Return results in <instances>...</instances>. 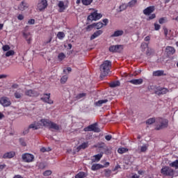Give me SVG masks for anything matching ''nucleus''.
Segmentation results:
<instances>
[{
    "label": "nucleus",
    "instance_id": "f8f14e48",
    "mask_svg": "<svg viewBox=\"0 0 178 178\" xmlns=\"http://www.w3.org/2000/svg\"><path fill=\"white\" fill-rule=\"evenodd\" d=\"M25 95H26V97H38V92L31 89L26 90H25Z\"/></svg>",
    "mask_w": 178,
    "mask_h": 178
},
{
    "label": "nucleus",
    "instance_id": "bf43d9fd",
    "mask_svg": "<svg viewBox=\"0 0 178 178\" xmlns=\"http://www.w3.org/2000/svg\"><path fill=\"white\" fill-rule=\"evenodd\" d=\"M105 139L107 140V141H111V140H112V136L111 135H107L105 136Z\"/></svg>",
    "mask_w": 178,
    "mask_h": 178
},
{
    "label": "nucleus",
    "instance_id": "2eb2a0df",
    "mask_svg": "<svg viewBox=\"0 0 178 178\" xmlns=\"http://www.w3.org/2000/svg\"><path fill=\"white\" fill-rule=\"evenodd\" d=\"M144 82V80L143 79H132L129 81V83L131 84H134V86H140V84H143Z\"/></svg>",
    "mask_w": 178,
    "mask_h": 178
},
{
    "label": "nucleus",
    "instance_id": "473e14b6",
    "mask_svg": "<svg viewBox=\"0 0 178 178\" xmlns=\"http://www.w3.org/2000/svg\"><path fill=\"white\" fill-rule=\"evenodd\" d=\"M170 166H171V168H175V169H178V160H175V161L170 163Z\"/></svg>",
    "mask_w": 178,
    "mask_h": 178
},
{
    "label": "nucleus",
    "instance_id": "3c124183",
    "mask_svg": "<svg viewBox=\"0 0 178 178\" xmlns=\"http://www.w3.org/2000/svg\"><path fill=\"white\" fill-rule=\"evenodd\" d=\"M92 29H95V27H94V24H92L90 25H88L86 27V31H91V30H92Z\"/></svg>",
    "mask_w": 178,
    "mask_h": 178
},
{
    "label": "nucleus",
    "instance_id": "f03ea898",
    "mask_svg": "<svg viewBox=\"0 0 178 178\" xmlns=\"http://www.w3.org/2000/svg\"><path fill=\"white\" fill-rule=\"evenodd\" d=\"M156 124L155 130H162L168 127L169 121L167 119L159 118L156 120Z\"/></svg>",
    "mask_w": 178,
    "mask_h": 178
},
{
    "label": "nucleus",
    "instance_id": "58836bf2",
    "mask_svg": "<svg viewBox=\"0 0 178 178\" xmlns=\"http://www.w3.org/2000/svg\"><path fill=\"white\" fill-rule=\"evenodd\" d=\"M92 0H82L83 5L88 6V5H91Z\"/></svg>",
    "mask_w": 178,
    "mask_h": 178
},
{
    "label": "nucleus",
    "instance_id": "c756f323",
    "mask_svg": "<svg viewBox=\"0 0 178 178\" xmlns=\"http://www.w3.org/2000/svg\"><path fill=\"white\" fill-rule=\"evenodd\" d=\"M19 143L20 145H22V147H27V143H26V139H24V138H19Z\"/></svg>",
    "mask_w": 178,
    "mask_h": 178
},
{
    "label": "nucleus",
    "instance_id": "09e8293b",
    "mask_svg": "<svg viewBox=\"0 0 178 178\" xmlns=\"http://www.w3.org/2000/svg\"><path fill=\"white\" fill-rule=\"evenodd\" d=\"M104 172L106 177H109L111 176V173H112V171L111 170H105Z\"/></svg>",
    "mask_w": 178,
    "mask_h": 178
},
{
    "label": "nucleus",
    "instance_id": "a19ab883",
    "mask_svg": "<svg viewBox=\"0 0 178 178\" xmlns=\"http://www.w3.org/2000/svg\"><path fill=\"white\" fill-rule=\"evenodd\" d=\"M57 37L58 38H59V40H63V38H65V33L58 32L57 34Z\"/></svg>",
    "mask_w": 178,
    "mask_h": 178
},
{
    "label": "nucleus",
    "instance_id": "4be33fe9",
    "mask_svg": "<svg viewBox=\"0 0 178 178\" xmlns=\"http://www.w3.org/2000/svg\"><path fill=\"white\" fill-rule=\"evenodd\" d=\"M40 127V124H38V122H34L29 125V129H33V130H38Z\"/></svg>",
    "mask_w": 178,
    "mask_h": 178
},
{
    "label": "nucleus",
    "instance_id": "9d476101",
    "mask_svg": "<svg viewBox=\"0 0 178 178\" xmlns=\"http://www.w3.org/2000/svg\"><path fill=\"white\" fill-rule=\"evenodd\" d=\"M154 12H155V6H150L143 10V14H145V16H149V15L154 13Z\"/></svg>",
    "mask_w": 178,
    "mask_h": 178
},
{
    "label": "nucleus",
    "instance_id": "f3484780",
    "mask_svg": "<svg viewBox=\"0 0 178 178\" xmlns=\"http://www.w3.org/2000/svg\"><path fill=\"white\" fill-rule=\"evenodd\" d=\"M153 76L155 77H159L161 76H166V74H165V72L163 70H157L153 72Z\"/></svg>",
    "mask_w": 178,
    "mask_h": 178
},
{
    "label": "nucleus",
    "instance_id": "f257e3e1",
    "mask_svg": "<svg viewBox=\"0 0 178 178\" xmlns=\"http://www.w3.org/2000/svg\"><path fill=\"white\" fill-rule=\"evenodd\" d=\"M112 67V63L109 60L104 61L100 65V77L101 79H104V77H106L108 74H109V72H111V68Z\"/></svg>",
    "mask_w": 178,
    "mask_h": 178
},
{
    "label": "nucleus",
    "instance_id": "5701e85b",
    "mask_svg": "<svg viewBox=\"0 0 178 178\" xmlns=\"http://www.w3.org/2000/svg\"><path fill=\"white\" fill-rule=\"evenodd\" d=\"M104 168V166L101 164H93L91 167L92 170H99V169Z\"/></svg>",
    "mask_w": 178,
    "mask_h": 178
},
{
    "label": "nucleus",
    "instance_id": "dca6fc26",
    "mask_svg": "<svg viewBox=\"0 0 178 178\" xmlns=\"http://www.w3.org/2000/svg\"><path fill=\"white\" fill-rule=\"evenodd\" d=\"M27 8H29V4L27 3H26V1H22L18 9H19V10H26V9H27Z\"/></svg>",
    "mask_w": 178,
    "mask_h": 178
},
{
    "label": "nucleus",
    "instance_id": "c85d7f7f",
    "mask_svg": "<svg viewBox=\"0 0 178 178\" xmlns=\"http://www.w3.org/2000/svg\"><path fill=\"white\" fill-rule=\"evenodd\" d=\"M88 147V142H86L82 143L81 145L78 147V149H86V148Z\"/></svg>",
    "mask_w": 178,
    "mask_h": 178
},
{
    "label": "nucleus",
    "instance_id": "ddd939ff",
    "mask_svg": "<svg viewBox=\"0 0 178 178\" xmlns=\"http://www.w3.org/2000/svg\"><path fill=\"white\" fill-rule=\"evenodd\" d=\"M110 52H120L122 51V45H112L109 47Z\"/></svg>",
    "mask_w": 178,
    "mask_h": 178
},
{
    "label": "nucleus",
    "instance_id": "de8ad7c7",
    "mask_svg": "<svg viewBox=\"0 0 178 178\" xmlns=\"http://www.w3.org/2000/svg\"><path fill=\"white\" fill-rule=\"evenodd\" d=\"M168 32H169V31L168 30V29L165 28L164 29V34H165V37L166 40H172V38H170V37H169L168 35Z\"/></svg>",
    "mask_w": 178,
    "mask_h": 178
},
{
    "label": "nucleus",
    "instance_id": "69168bd1",
    "mask_svg": "<svg viewBox=\"0 0 178 178\" xmlns=\"http://www.w3.org/2000/svg\"><path fill=\"white\" fill-rule=\"evenodd\" d=\"M141 48H148V44L147 43H143L141 44Z\"/></svg>",
    "mask_w": 178,
    "mask_h": 178
},
{
    "label": "nucleus",
    "instance_id": "5fc2aeb1",
    "mask_svg": "<svg viewBox=\"0 0 178 178\" xmlns=\"http://www.w3.org/2000/svg\"><path fill=\"white\" fill-rule=\"evenodd\" d=\"M2 49L4 51H9L10 49V47H9V45H8V44H6V45L3 46Z\"/></svg>",
    "mask_w": 178,
    "mask_h": 178
},
{
    "label": "nucleus",
    "instance_id": "4468645a",
    "mask_svg": "<svg viewBox=\"0 0 178 178\" xmlns=\"http://www.w3.org/2000/svg\"><path fill=\"white\" fill-rule=\"evenodd\" d=\"M48 6V3H47V0H42L40 3H38V8L39 10H44Z\"/></svg>",
    "mask_w": 178,
    "mask_h": 178
},
{
    "label": "nucleus",
    "instance_id": "b1692460",
    "mask_svg": "<svg viewBox=\"0 0 178 178\" xmlns=\"http://www.w3.org/2000/svg\"><path fill=\"white\" fill-rule=\"evenodd\" d=\"M23 35L24 38H26L27 43L30 44V42H31V34H30V33H24Z\"/></svg>",
    "mask_w": 178,
    "mask_h": 178
},
{
    "label": "nucleus",
    "instance_id": "423d86ee",
    "mask_svg": "<svg viewBox=\"0 0 178 178\" xmlns=\"http://www.w3.org/2000/svg\"><path fill=\"white\" fill-rule=\"evenodd\" d=\"M102 17V14L98 13L97 10H95V12L92 13L88 17V20H90L92 22V20L97 21L99 20Z\"/></svg>",
    "mask_w": 178,
    "mask_h": 178
},
{
    "label": "nucleus",
    "instance_id": "e433bc0d",
    "mask_svg": "<svg viewBox=\"0 0 178 178\" xmlns=\"http://www.w3.org/2000/svg\"><path fill=\"white\" fill-rule=\"evenodd\" d=\"M136 3H137V0H131L128 3V6L129 8H133V6L136 5Z\"/></svg>",
    "mask_w": 178,
    "mask_h": 178
},
{
    "label": "nucleus",
    "instance_id": "052dcab7",
    "mask_svg": "<svg viewBox=\"0 0 178 178\" xmlns=\"http://www.w3.org/2000/svg\"><path fill=\"white\" fill-rule=\"evenodd\" d=\"M159 23L160 24H163V23H165V19L163 17H161L159 19Z\"/></svg>",
    "mask_w": 178,
    "mask_h": 178
},
{
    "label": "nucleus",
    "instance_id": "603ef678",
    "mask_svg": "<svg viewBox=\"0 0 178 178\" xmlns=\"http://www.w3.org/2000/svg\"><path fill=\"white\" fill-rule=\"evenodd\" d=\"M105 154H106V155H111V154H112V149H111V148H108V147H106V149H105Z\"/></svg>",
    "mask_w": 178,
    "mask_h": 178
},
{
    "label": "nucleus",
    "instance_id": "774afa93",
    "mask_svg": "<svg viewBox=\"0 0 178 178\" xmlns=\"http://www.w3.org/2000/svg\"><path fill=\"white\" fill-rule=\"evenodd\" d=\"M131 178H140V176L138 175L137 174H135L131 177Z\"/></svg>",
    "mask_w": 178,
    "mask_h": 178
},
{
    "label": "nucleus",
    "instance_id": "e2e57ef3",
    "mask_svg": "<svg viewBox=\"0 0 178 178\" xmlns=\"http://www.w3.org/2000/svg\"><path fill=\"white\" fill-rule=\"evenodd\" d=\"M103 23H104V26H106L108 23H109V20L108 19H103Z\"/></svg>",
    "mask_w": 178,
    "mask_h": 178
},
{
    "label": "nucleus",
    "instance_id": "a18cd8bd",
    "mask_svg": "<svg viewBox=\"0 0 178 178\" xmlns=\"http://www.w3.org/2000/svg\"><path fill=\"white\" fill-rule=\"evenodd\" d=\"M66 81H67V76L65 75V76H62V78L60 79V83L62 84H65V83H66Z\"/></svg>",
    "mask_w": 178,
    "mask_h": 178
},
{
    "label": "nucleus",
    "instance_id": "79ce46f5",
    "mask_svg": "<svg viewBox=\"0 0 178 178\" xmlns=\"http://www.w3.org/2000/svg\"><path fill=\"white\" fill-rule=\"evenodd\" d=\"M155 123V118H149L146 121V124H153Z\"/></svg>",
    "mask_w": 178,
    "mask_h": 178
},
{
    "label": "nucleus",
    "instance_id": "a211bd4d",
    "mask_svg": "<svg viewBox=\"0 0 178 178\" xmlns=\"http://www.w3.org/2000/svg\"><path fill=\"white\" fill-rule=\"evenodd\" d=\"M13 156H15V152H9L5 153L3 156V158L4 159H10V158H13Z\"/></svg>",
    "mask_w": 178,
    "mask_h": 178
},
{
    "label": "nucleus",
    "instance_id": "393cba45",
    "mask_svg": "<svg viewBox=\"0 0 178 178\" xmlns=\"http://www.w3.org/2000/svg\"><path fill=\"white\" fill-rule=\"evenodd\" d=\"M124 33L122 30L116 31L111 35V37H120V35H123Z\"/></svg>",
    "mask_w": 178,
    "mask_h": 178
},
{
    "label": "nucleus",
    "instance_id": "0e129e2a",
    "mask_svg": "<svg viewBox=\"0 0 178 178\" xmlns=\"http://www.w3.org/2000/svg\"><path fill=\"white\" fill-rule=\"evenodd\" d=\"M17 19L19 20H23L24 19V16H23V15H19Z\"/></svg>",
    "mask_w": 178,
    "mask_h": 178
},
{
    "label": "nucleus",
    "instance_id": "39448f33",
    "mask_svg": "<svg viewBox=\"0 0 178 178\" xmlns=\"http://www.w3.org/2000/svg\"><path fill=\"white\" fill-rule=\"evenodd\" d=\"M97 126L98 123L95 122L85 128L84 131H94L95 133H99V131H101V129Z\"/></svg>",
    "mask_w": 178,
    "mask_h": 178
},
{
    "label": "nucleus",
    "instance_id": "49530a36",
    "mask_svg": "<svg viewBox=\"0 0 178 178\" xmlns=\"http://www.w3.org/2000/svg\"><path fill=\"white\" fill-rule=\"evenodd\" d=\"M152 54H154V50L151 48H147L146 51V55H147V56H149Z\"/></svg>",
    "mask_w": 178,
    "mask_h": 178
},
{
    "label": "nucleus",
    "instance_id": "2f4dec72",
    "mask_svg": "<svg viewBox=\"0 0 178 178\" xmlns=\"http://www.w3.org/2000/svg\"><path fill=\"white\" fill-rule=\"evenodd\" d=\"M130 159H131V156H127V157H125L124 163L126 165H131V161H130Z\"/></svg>",
    "mask_w": 178,
    "mask_h": 178
},
{
    "label": "nucleus",
    "instance_id": "412c9836",
    "mask_svg": "<svg viewBox=\"0 0 178 178\" xmlns=\"http://www.w3.org/2000/svg\"><path fill=\"white\" fill-rule=\"evenodd\" d=\"M165 51L168 54V55H173L175 52H176V50L173 48V47L168 46L166 47Z\"/></svg>",
    "mask_w": 178,
    "mask_h": 178
},
{
    "label": "nucleus",
    "instance_id": "6e6552de",
    "mask_svg": "<svg viewBox=\"0 0 178 178\" xmlns=\"http://www.w3.org/2000/svg\"><path fill=\"white\" fill-rule=\"evenodd\" d=\"M49 98H51V93H46L43 95V97H41L40 99L41 101H43V102L51 105V104H54V101H52Z\"/></svg>",
    "mask_w": 178,
    "mask_h": 178
},
{
    "label": "nucleus",
    "instance_id": "20e7f679",
    "mask_svg": "<svg viewBox=\"0 0 178 178\" xmlns=\"http://www.w3.org/2000/svg\"><path fill=\"white\" fill-rule=\"evenodd\" d=\"M161 173L163 175V176L173 177V176H175V170L169 166H165L161 170Z\"/></svg>",
    "mask_w": 178,
    "mask_h": 178
},
{
    "label": "nucleus",
    "instance_id": "13d9d810",
    "mask_svg": "<svg viewBox=\"0 0 178 178\" xmlns=\"http://www.w3.org/2000/svg\"><path fill=\"white\" fill-rule=\"evenodd\" d=\"M160 29H161V25L158 24H154V30H156V31H158V30H160Z\"/></svg>",
    "mask_w": 178,
    "mask_h": 178
},
{
    "label": "nucleus",
    "instance_id": "7c9ffc66",
    "mask_svg": "<svg viewBox=\"0 0 178 178\" xmlns=\"http://www.w3.org/2000/svg\"><path fill=\"white\" fill-rule=\"evenodd\" d=\"M129 151V149L125 148V147H120L118 149V154H124Z\"/></svg>",
    "mask_w": 178,
    "mask_h": 178
},
{
    "label": "nucleus",
    "instance_id": "ea45409f",
    "mask_svg": "<svg viewBox=\"0 0 178 178\" xmlns=\"http://www.w3.org/2000/svg\"><path fill=\"white\" fill-rule=\"evenodd\" d=\"M105 147V143H99L97 145H95V148H104Z\"/></svg>",
    "mask_w": 178,
    "mask_h": 178
},
{
    "label": "nucleus",
    "instance_id": "4c0bfd02",
    "mask_svg": "<svg viewBox=\"0 0 178 178\" xmlns=\"http://www.w3.org/2000/svg\"><path fill=\"white\" fill-rule=\"evenodd\" d=\"M13 55H15V51H13V50H8L6 53V56H7V57L13 56Z\"/></svg>",
    "mask_w": 178,
    "mask_h": 178
},
{
    "label": "nucleus",
    "instance_id": "7ed1b4c3",
    "mask_svg": "<svg viewBox=\"0 0 178 178\" xmlns=\"http://www.w3.org/2000/svg\"><path fill=\"white\" fill-rule=\"evenodd\" d=\"M40 122L44 127H49V129H54V130H59L60 129L59 125L52 121H50L49 120L42 119Z\"/></svg>",
    "mask_w": 178,
    "mask_h": 178
},
{
    "label": "nucleus",
    "instance_id": "680f3d73",
    "mask_svg": "<svg viewBox=\"0 0 178 178\" xmlns=\"http://www.w3.org/2000/svg\"><path fill=\"white\" fill-rule=\"evenodd\" d=\"M29 24H34L35 23V20L33 19H29L28 22Z\"/></svg>",
    "mask_w": 178,
    "mask_h": 178
},
{
    "label": "nucleus",
    "instance_id": "aec40b11",
    "mask_svg": "<svg viewBox=\"0 0 178 178\" xmlns=\"http://www.w3.org/2000/svg\"><path fill=\"white\" fill-rule=\"evenodd\" d=\"M102 33V30L97 31L90 36V40H95V38H97V37H99Z\"/></svg>",
    "mask_w": 178,
    "mask_h": 178
},
{
    "label": "nucleus",
    "instance_id": "72a5a7b5",
    "mask_svg": "<svg viewBox=\"0 0 178 178\" xmlns=\"http://www.w3.org/2000/svg\"><path fill=\"white\" fill-rule=\"evenodd\" d=\"M14 96L15 98H17V99H20V98L23 97V93L19 92V91H16L14 94Z\"/></svg>",
    "mask_w": 178,
    "mask_h": 178
},
{
    "label": "nucleus",
    "instance_id": "338daca9",
    "mask_svg": "<svg viewBox=\"0 0 178 178\" xmlns=\"http://www.w3.org/2000/svg\"><path fill=\"white\" fill-rule=\"evenodd\" d=\"M149 40H151V38L149 36H146L145 38V41H146V42H149Z\"/></svg>",
    "mask_w": 178,
    "mask_h": 178
},
{
    "label": "nucleus",
    "instance_id": "bb28decb",
    "mask_svg": "<svg viewBox=\"0 0 178 178\" xmlns=\"http://www.w3.org/2000/svg\"><path fill=\"white\" fill-rule=\"evenodd\" d=\"M84 177H87V173L84 172H80L75 175V178H84Z\"/></svg>",
    "mask_w": 178,
    "mask_h": 178
},
{
    "label": "nucleus",
    "instance_id": "8fccbe9b",
    "mask_svg": "<svg viewBox=\"0 0 178 178\" xmlns=\"http://www.w3.org/2000/svg\"><path fill=\"white\" fill-rule=\"evenodd\" d=\"M147 149H148V146H147V145H144L140 147V152H145Z\"/></svg>",
    "mask_w": 178,
    "mask_h": 178
},
{
    "label": "nucleus",
    "instance_id": "6e6d98bb",
    "mask_svg": "<svg viewBox=\"0 0 178 178\" xmlns=\"http://www.w3.org/2000/svg\"><path fill=\"white\" fill-rule=\"evenodd\" d=\"M84 97H86V93H80L77 95L76 99H81V98H83Z\"/></svg>",
    "mask_w": 178,
    "mask_h": 178
},
{
    "label": "nucleus",
    "instance_id": "c03bdc74",
    "mask_svg": "<svg viewBox=\"0 0 178 178\" xmlns=\"http://www.w3.org/2000/svg\"><path fill=\"white\" fill-rule=\"evenodd\" d=\"M59 60H63L66 58V56L63 53H60L58 56Z\"/></svg>",
    "mask_w": 178,
    "mask_h": 178
},
{
    "label": "nucleus",
    "instance_id": "a878e982",
    "mask_svg": "<svg viewBox=\"0 0 178 178\" xmlns=\"http://www.w3.org/2000/svg\"><path fill=\"white\" fill-rule=\"evenodd\" d=\"M110 87L111 88H115L116 87H119V86H120V82L119 81H114V82H111L110 84H109Z\"/></svg>",
    "mask_w": 178,
    "mask_h": 178
},
{
    "label": "nucleus",
    "instance_id": "6ab92c4d",
    "mask_svg": "<svg viewBox=\"0 0 178 178\" xmlns=\"http://www.w3.org/2000/svg\"><path fill=\"white\" fill-rule=\"evenodd\" d=\"M102 153L96 154L93 156V159H92V162H99L101 161V158H102Z\"/></svg>",
    "mask_w": 178,
    "mask_h": 178
},
{
    "label": "nucleus",
    "instance_id": "c9c22d12",
    "mask_svg": "<svg viewBox=\"0 0 178 178\" xmlns=\"http://www.w3.org/2000/svg\"><path fill=\"white\" fill-rule=\"evenodd\" d=\"M106 102H108V99L99 100L97 102H96V106H101L102 104H106Z\"/></svg>",
    "mask_w": 178,
    "mask_h": 178
},
{
    "label": "nucleus",
    "instance_id": "1a4fd4ad",
    "mask_svg": "<svg viewBox=\"0 0 178 178\" xmlns=\"http://www.w3.org/2000/svg\"><path fill=\"white\" fill-rule=\"evenodd\" d=\"M0 104L3 106H10L12 102H10L9 98L3 97L0 99Z\"/></svg>",
    "mask_w": 178,
    "mask_h": 178
},
{
    "label": "nucleus",
    "instance_id": "4d7b16f0",
    "mask_svg": "<svg viewBox=\"0 0 178 178\" xmlns=\"http://www.w3.org/2000/svg\"><path fill=\"white\" fill-rule=\"evenodd\" d=\"M156 17V15L152 14L149 17L147 18V20H153V19H155Z\"/></svg>",
    "mask_w": 178,
    "mask_h": 178
},
{
    "label": "nucleus",
    "instance_id": "9b49d317",
    "mask_svg": "<svg viewBox=\"0 0 178 178\" xmlns=\"http://www.w3.org/2000/svg\"><path fill=\"white\" fill-rule=\"evenodd\" d=\"M168 92H169V90L165 88H159L154 92L156 95H164V94H167Z\"/></svg>",
    "mask_w": 178,
    "mask_h": 178
},
{
    "label": "nucleus",
    "instance_id": "cd10ccee",
    "mask_svg": "<svg viewBox=\"0 0 178 178\" xmlns=\"http://www.w3.org/2000/svg\"><path fill=\"white\" fill-rule=\"evenodd\" d=\"M95 29L99 30L104 27V24L102 22L93 23Z\"/></svg>",
    "mask_w": 178,
    "mask_h": 178
},
{
    "label": "nucleus",
    "instance_id": "0eeeda50",
    "mask_svg": "<svg viewBox=\"0 0 178 178\" xmlns=\"http://www.w3.org/2000/svg\"><path fill=\"white\" fill-rule=\"evenodd\" d=\"M22 160L24 162H26L27 163H30V162H33L34 155L29 153H25L22 154Z\"/></svg>",
    "mask_w": 178,
    "mask_h": 178
},
{
    "label": "nucleus",
    "instance_id": "37998d69",
    "mask_svg": "<svg viewBox=\"0 0 178 178\" xmlns=\"http://www.w3.org/2000/svg\"><path fill=\"white\" fill-rule=\"evenodd\" d=\"M127 6H129L127 4H122L120 6V11L122 12V10H126V9H127Z\"/></svg>",
    "mask_w": 178,
    "mask_h": 178
},
{
    "label": "nucleus",
    "instance_id": "864d4df0",
    "mask_svg": "<svg viewBox=\"0 0 178 178\" xmlns=\"http://www.w3.org/2000/svg\"><path fill=\"white\" fill-rule=\"evenodd\" d=\"M52 175V171L51 170H46L43 172V176H51Z\"/></svg>",
    "mask_w": 178,
    "mask_h": 178
},
{
    "label": "nucleus",
    "instance_id": "f704fd0d",
    "mask_svg": "<svg viewBox=\"0 0 178 178\" xmlns=\"http://www.w3.org/2000/svg\"><path fill=\"white\" fill-rule=\"evenodd\" d=\"M58 8H60V12L65 10V3H63V1H60L58 3Z\"/></svg>",
    "mask_w": 178,
    "mask_h": 178
}]
</instances>
